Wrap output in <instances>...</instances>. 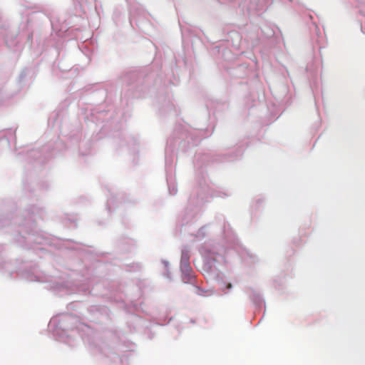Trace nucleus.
Returning a JSON list of instances; mask_svg holds the SVG:
<instances>
[{
	"label": "nucleus",
	"instance_id": "f03ea898",
	"mask_svg": "<svg viewBox=\"0 0 365 365\" xmlns=\"http://www.w3.org/2000/svg\"><path fill=\"white\" fill-rule=\"evenodd\" d=\"M229 287H230V289L232 287V285L230 283Z\"/></svg>",
	"mask_w": 365,
	"mask_h": 365
},
{
	"label": "nucleus",
	"instance_id": "f257e3e1",
	"mask_svg": "<svg viewBox=\"0 0 365 365\" xmlns=\"http://www.w3.org/2000/svg\"><path fill=\"white\" fill-rule=\"evenodd\" d=\"M216 282L218 288L220 289L222 292L225 291L228 288V284L220 276H217Z\"/></svg>",
	"mask_w": 365,
	"mask_h": 365
}]
</instances>
